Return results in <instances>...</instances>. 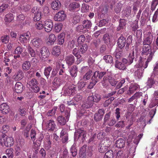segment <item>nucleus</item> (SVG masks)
<instances>
[{
    "label": "nucleus",
    "instance_id": "obj_1",
    "mask_svg": "<svg viewBox=\"0 0 158 158\" xmlns=\"http://www.w3.org/2000/svg\"><path fill=\"white\" fill-rule=\"evenodd\" d=\"M156 51L154 48L152 51L149 45H144L142 51V56L143 57L147 56V60L145 63H143V58L142 57L140 56L139 61V66L140 67H143L144 69L146 68L148 66V63L152 60Z\"/></svg>",
    "mask_w": 158,
    "mask_h": 158
},
{
    "label": "nucleus",
    "instance_id": "obj_2",
    "mask_svg": "<svg viewBox=\"0 0 158 158\" xmlns=\"http://www.w3.org/2000/svg\"><path fill=\"white\" fill-rule=\"evenodd\" d=\"M93 77L98 82L103 78L101 81V83L103 86H104L106 83L107 82L109 77V75L107 74V73L105 71H95Z\"/></svg>",
    "mask_w": 158,
    "mask_h": 158
},
{
    "label": "nucleus",
    "instance_id": "obj_3",
    "mask_svg": "<svg viewBox=\"0 0 158 158\" xmlns=\"http://www.w3.org/2000/svg\"><path fill=\"white\" fill-rule=\"evenodd\" d=\"M0 141L2 145L4 144L7 147H11L13 145L14 143L13 138L8 137L5 134H3L2 136Z\"/></svg>",
    "mask_w": 158,
    "mask_h": 158
},
{
    "label": "nucleus",
    "instance_id": "obj_4",
    "mask_svg": "<svg viewBox=\"0 0 158 158\" xmlns=\"http://www.w3.org/2000/svg\"><path fill=\"white\" fill-rule=\"evenodd\" d=\"M38 83L37 80L35 78H33L29 82V84L32 89V90L35 93L38 92L40 88L38 86Z\"/></svg>",
    "mask_w": 158,
    "mask_h": 158
},
{
    "label": "nucleus",
    "instance_id": "obj_5",
    "mask_svg": "<svg viewBox=\"0 0 158 158\" xmlns=\"http://www.w3.org/2000/svg\"><path fill=\"white\" fill-rule=\"evenodd\" d=\"M64 115L66 119L62 116H60L57 118V121L61 125H63L65 124L66 121L69 120V118L70 115V113L68 110H66L65 112Z\"/></svg>",
    "mask_w": 158,
    "mask_h": 158
},
{
    "label": "nucleus",
    "instance_id": "obj_6",
    "mask_svg": "<svg viewBox=\"0 0 158 158\" xmlns=\"http://www.w3.org/2000/svg\"><path fill=\"white\" fill-rule=\"evenodd\" d=\"M66 18V15L64 10H60L55 15L54 19L56 21L61 22L64 21Z\"/></svg>",
    "mask_w": 158,
    "mask_h": 158
},
{
    "label": "nucleus",
    "instance_id": "obj_7",
    "mask_svg": "<svg viewBox=\"0 0 158 158\" xmlns=\"http://www.w3.org/2000/svg\"><path fill=\"white\" fill-rule=\"evenodd\" d=\"M31 34L29 31L21 34L19 37V41L22 44L27 43L30 39Z\"/></svg>",
    "mask_w": 158,
    "mask_h": 158
},
{
    "label": "nucleus",
    "instance_id": "obj_8",
    "mask_svg": "<svg viewBox=\"0 0 158 158\" xmlns=\"http://www.w3.org/2000/svg\"><path fill=\"white\" fill-rule=\"evenodd\" d=\"M53 27V23L51 20L47 19L45 21L44 27L46 32H50L52 30Z\"/></svg>",
    "mask_w": 158,
    "mask_h": 158
},
{
    "label": "nucleus",
    "instance_id": "obj_9",
    "mask_svg": "<svg viewBox=\"0 0 158 158\" xmlns=\"http://www.w3.org/2000/svg\"><path fill=\"white\" fill-rule=\"evenodd\" d=\"M153 40L152 36L150 32H148L144 39L143 44V45H149L151 44Z\"/></svg>",
    "mask_w": 158,
    "mask_h": 158
},
{
    "label": "nucleus",
    "instance_id": "obj_10",
    "mask_svg": "<svg viewBox=\"0 0 158 158\" xmlns=\"http://www.w3.org/2000/svg\"><path fill=\"white\" fill-rule=\"evenodd\" d=\"M31 43L33 47L38 48L43 44V41L41 38L36 37L31 40Z\"/></svg>",
    "mask_w": 158,
    "mask_h": 158
},
{
    "label": "nucleus",
    "instance_id": "obj_11",
    "mask_svg": "<svg viewBox=\"0 0 158 158\" xmlns=\"http://www.w3.org/2000/svg\"><path fill=\"white\" fill-rule=\"evenodd\" d=\"M101 99L100 95L98 94H95L94 95L92 94V95H90L88 97L87 101L89 102L90 103L92 102V104L93 105L94 102H98Z\"/></svg>",
    "mask_w": 158,
    "mask_h": 158
},
{
    "label": "nucleus",
    "instance_id": "obj_12",
    "mask_svg": "<svg viewBox=\"0 0 158 158\" xmlns=\"http://www.w3.org/2000/svg\"><path fill=\"white\" fill-rule=\"evenodd\" d=\"M46 127L48 131H53L56 127L55 122L52 120H50L47 122Z\"/></svg>",
    "mask_w": 158,
    "mask_h": 158
},
{
    "label": "nucleus",
    "instance_id": "obj_13",
    "mask_svg": "<svg viewBox=\"0 0 158 158\" xmlns=\"http://www.w3.org/2000/svg\"><path fill=\"white\" fill-rule=\"evenodd\" d=\"M104 113L105 112L104 110L99 109L98 112L95 114L94 117V120L98 122L102 120Z\"/></svg>",
    "mask_w": 158,
    "mask_h": 158
},
{
    "label": "nucleus",
    "instance_id": "obj_14",
    "mask_svg": "<svg viewBox=\"0 0 158 158\" xmlns=\"http://www.w3.org/2000/svg\"><path fill=\"white\" fill-rule=\"evenodd\" d=\"M65 60L67 64L69 66H70L74 63L75 58L73 55L70 54L65 56Z\"/></svg>",
    "mask_w": 158,
    "mask_h": 158
},
{
    "label": "nucleus",
    "instance_id": "obj_15",
    "mask_svg": "<svg viewBox=\"0 0 158 158\" xmlns=\"http://www.w3.org/2000/svg\"><path fill=\"white\" fill-rule=\"evenodd\" d=\"M119 25L117 28V31L124 30L126 27L127 21L124 19H120L119 21Z\"/></svg>",
    "mask_w": 158,
    "mask_h": 158
},
{
    "label": "nucleus",
    "instance_id": "obj_16",
    "mask_svg": "<svg viewBox=\"0 0 158 158\" xmlns=\"http://www.w3.org/2000/svg\"><path fill=\"white\" fill-rule=\"evenodd\" d=\"M126 42V39L122 35L120 36L118 39L117 41L118 46L121 49H122L124 47Z\"/></svg>",
    "mask_w": 158,
    "mask_h": 158
},
{
    "label": "nucleus",
    "instance_id": "obj_17",
    "mask_svg": "<svg viewBox=\"0 0 158 158\" xmlns=\"http://www.w3.org/2000/svg\"><path fill=\"white\" fill-rule=\"evenodd\" d=\"M70 16L73 18L72 21L74 24H76L80 21V17L77 15V13L73 12L71 14Z\"/></svg>",
    "mask_w": 158,
    "mask_h": 158
},
{
    "label": "nucleus",
    "instance_id": "obj_18",
    "mask_svg": "<svg viewBox=\"0 0 158 158\" xmlns=\"http://www.w3.org/2000/svg\"><path fill=\"white\" fill-rule=\"evenodd\" d=\"M40 53L43 58L48 57L50 55V52L48 48L46 47H43L41 48Z\"/></svg>",
    "mask_w": 158,
    "mask_h": 158
},
{
    "label": "nucleus",
    "instance_id": "obj_19",
    "mask_svg": "<svg viewBox=\"0 0 158 158\" xmlns=\"http://www.w3.org/2000/svg\"><path fill=\"white\" fill-rule=\"evenodd\" d=\"M9 106L6 103H3L0 105V110L2 111L3 114H6L8 113Z\"/></svg>",
    "mask_w": 158,
    "mask_h": 158
},
{
    "label": "nucleus",
    "instance_id": "obj_20",
    "mask_svg": "<svg viewBox=\"0 0 158 158\" xmlns=\"http://www.w3.org/2000/svg\"><path fill=\"white\" fill-rule=\"evenodd\" d=\"M115 145L118 148H123L125 147V141L122 138L119 139L116 141Z\"/></svg>",
    "mask_w": 158,
    "mask_h": 158
},
{
    "label": "nucleus",
    "instance_id": "obj_21",
    "mask_svg": "<svg viewBox=\"0 0 158 158\" xmlns=\"http://www.w3.org/2000/svg\"><path fill=\"white\" fill-rule=\"evenodd\" d=\"M51 5L53 10H58L60 8L61 4L59 1L55 0L52 2Z\"/></svg>",
    "mask_w": 158,
    "mask_h": 158
},
{
    "label": "nucleus",
    "instance_id": "obj_22",
    "mask_svg": "<svg viewBox=\"0 0 158 158\" xmlns=\"http://www.w3.org/2000/svg\"><path fill=\"white\" fill-rule=\"evenodd\" d=\"M112 37L108 33H106L104 35L103 37V40L106 44H110L112 42Z\"/></svg>",
    "mask_w": 158,
    "mask_h": 158
},
{
    "label": "nucleus",
    "instance_id": "obj_23",
    "mask_svg": "<svg viewBox=\"0 0 158 158\" xmlns=\"http://www.w3.org/2000/svg\"><path fill=\"white\" fill-rule=\"evenodd\" d=\"M76 91V85L72 84L69 85L66 89V92L67 94L73 95Z\"/></svg>",
    "mask_w": 158,
    "mask_h": 158
},
{
    "label": "nucleus",
    "instance_id": "obj_24",
    "mask_svg": "<svg viewBox=\"0 0 158 158\" xmlns=\"http://www.w3.org/2000/svg\"><path fill=\"white\" fill-rule=\"evenodd\" d=\"M23 85L20 82H17L15 87V91L17 93H21L23 90Z\"/></svg>",
    "mask_w": 158,
    "mask_h": 158
},
{
    "label": "nucleus",
    "instance_id": "obj_25",
    "mask_svg": "<svg viewBox=\"0 0 158 158\" xmlns=\"http://www.w3.org/2000/svg\"><path fill=\"white\" fill-rule=\"evenodd\" d=\"M135 52L134 49L131 50L127 58V60L128 61V65L131 64L135 58Z\"/></svg>",
    "mask_w": 158,
    "mask_h": 158
},
{
    "label": "nucleus",
    "instance_id": "obj_26",
    "mask_svg": "<svg viewBox=\"0 0 158 158\" xmlns=\"http://www.w3.org/2000/svg\"><path fill=\"white\" fill-rule=\"evenodd\" d=\"M33 13H34V16L33 20L35 21H39L40 20L42 16L41 12L40 10H34Z\"/></svg>",
    "mask_w": 158,
    "mask_h": 158
},
{
    "label": "nucleus",
    "instance_id": "obj_27",
    "mask_svg": "<svg viewBox=\"0 0 158 158\" xmlns=\"http://www.w3.org/2000/svg\"><path fill=\"white\" fill-rule=\"evenodd\" d=\"M108 147L109 146L106 145L105 144V143H102V142L100 143L99 146V151L101 153L104 152L107 150Z\"/></svg>",
    "mask_w": 158,
    "mask_h": 158
},
{
    "label": "nucleus",
    "instance_id": "obj_28",
    "mask_svg": "<svg viewBox=\"0 0 158 158\" xmlns=\"http://www.w3.org/2000/svg\"><path fill=\"white\" fill-rule=\"evenodd\" d=\"M52 54L53 55L58 56L60 54V48L59 46H56L53 48Z\"/></svg>",
    "mask_w": 158,
    "mask_h": 158
},
{
    "label": "nucleus",
    "instance_id": "obj_29",
    "mask_svg": "<svg viewBox=\"0 0 158 158\" xmlns=\"http://www.w3.org/2000/svg\"><path fill=\"white\" fill-rule=\"evenodd\" d=\"M31 64L29 61H24L22 65V69L23 71H26L30 68Z\"/></svg>",
    "mask_w": 158,
    "mask_h": 158
},
{
    "label": "nucleus",
    "instance_id": "obj_30",
    "mask_svg": "<svg viewBox=\"0 0 158 158\" xmlns=\"http://www.w3.org/2000/svg\"><path fill=\"white\" fill-rule=\"evenodd\" d=\"M78 67L76 65L72 66L69 71L71 75L73 77H75L77 75Z\"/></svg>",
    "mask_w": 158,
    "mask_h": 158
},
{
    "label": "nucleus",
    "instance_id": "obj_31",
    "mask_svg": "<svg viewBox=\"0 0 158 158\" xmlns=\"http://www.w3.org/2000/svg\"><path fill=\"white\" fill-rule=\"evenodd\" d=\"M14 79L16 81L21 80L23 77L24 74L23 72L21 70H19L17 73H15Z\"/></svg>",
    "mask_w": 158,
    "mask_h": 158
},
{
    "label": "nucleus",
    "instance_id": "obj_32",
    "mask_svg": "<svg viewBox=\"0 0 158 158\" xmlns=\"http://www.w3.org/2000/svg\"><path fill=\"white\" fill-rule=\"evenodd\" d=\"M115 67L120 70H124L126 69L125 65L121 62L116 61Z\"/></svg>",
    "mask_w": 158,
    "mask_h": 158
},
{
    "label": "nucleus",
    "instance_id": "obj_33",
    "mask_svg": "<svg viewBox=\"0 0 158 158\" xmlns=\"http://www.w3.org/2000/svg\"><path fill=\"white\" fill-rule=\"evenodd\" d=\"M137 66L138 67L140 68L135 71L134 73L135 75L138 78H139L142 76L144 70V69H142V67H139V64L137 65Z\"/></svg>",
    "mask_w": 158,
    "mask_h": 158
},
{
    "label": "nucleus",
    "instance_id": "obj_34",
    "mask_svg": "<svg viewBox=\"0 0 158 158\" xmlns=\"http://www.w3.org/2000/svg\"><path fill=\"white\" fill-rule=\"evenodd\" d=\"M64 81V80H63L60 78L56 77L54 79L53 84L55 86L58 87L60 86Z\"/></svg>",
    "mask_w": 158,
    "mask_h": 158
},
{
    "label": "nucleus",
    "instance_id": "obj_35",
    "mask_svg": "<svg viewBox=\"0 0 158 158\" xmlns=\"http://www.w3.org/2000/svg\"><path fill=\"white\" fill-rule=\"evenodd\" d=\"M86 145H84L80 149L79 152V156L82 158H84L86 156Z\"/></svg>",
    "mask_w": 158,
    "mask_h": 158
},
{
    "label": "nucleus",
    "instance_id": "obj_36",
    "mask_svg": "<svg viewBox=\"0 0 158 158\" xmlns=\"http://www.w3.org/2000/svg\"><path fill=\"white\" fill-rule=\"evenodd\" d=\"M85 29L88 30L90 28L92 25L91 22L88 20H84L82 22Z\"/></svg>",
    "mask_w": 158,
    "mask_h": 158
},
{
    "label": "nucleus",
    "instance_id": "obj_37",
    "mask_svg": "<svg viewBox=\"0 0 158 158\" xmlns=\"http://www.w3.org/2000/svg\"><path fill=\"white\" fill-rule=\"evenodd\" d=\"M103 60L107 64H111L113 61L112 57L110 55H106L103 57Z\"/></svg>",
    "mask_w": 158,
    "mask_h": 158
},
{
    "label": "nucleus",
    "instance_id": "obj_38",
    "mask_svg": "<svg viewBox=\"0 0 158 158\" xmlns=\"http://www.w3.org/2000/svg\"><path fill=\"white\" fill-rule=\"evenodd\" d=\"M76 134L78 135V138H84L86 136V132L85 131L81 129H78L76 132Z\"/></svg>",
    "mask_w": 158,
    "mask_h": 158
},
{
    "label": "nucleus",
    "instance_id": "obj_39",
    "mask_svg": "<svg viewBox=\"0 0 158 158\" xmlns=\"http://www.w3.org/2000/svg\"><path fill=\"white\" fill-rule=\"evenodd\" d=\"M76 31L77 32L83 33L87 32L88 31V30L85 29L83 24L78 26L76 27Z\"/></svg>",
    "mask_w": 158,
    "mask_h": 158
},
{
    "label": "nucleus",
    "instance_id": "obj_40",
    "mask_svg": "<svg viewBox=\"0 0 158 158\" xmlns=\"http://www.w3.org/2000/svg\"><path fill=\"white\" fill-rule=\"evenodd\" d=\"M92 71L89 69L88 72L85 74L82 77V79L84 81H85L90 79L91 76Z\"/></svg>",
    "mask_w": 158,
    "mask_h": 158
},
{
    "label": "nucleus",
    "instance_id": "obj_41",
    "mask_svg": "<svg viewBox=\"0 0 158 158\" xmlns=\"http://www.w3.org/2000/svg\"><path fill=\"white\" fill-rule=\"evenodd\" d=\"M88 47L86 44H83L78 48L80 54L85 53L88 49Z\"/></svg>",
    "mask_w": 158,
    "mask_h": 158
},
{
    "label": "nucleus",
    "instance_id": "obj_42",
    "mask_svg": "<svg viewBox=\"0 0 158 158\" xmlns=\"http://www.w3.org/2000/svg\"><path fill=\"white\" fill-rule=\"evenodd\" d=\"M14 150L12 148L7 149L6 151V154L8 158H13L14 157Z\"/></svg>",
    "mask_w": 158,
    "mask_h": 158
},
{
    "label": "nucleus",
    "instance_id": "obj_43",
    "mask_svg": "<svg viewBox=\"0 0 158 158\" xmlns=\"http://www.w3.org/2000/svg\"><path fill=\"white\" fill-rule=\"evenodd\" d=\"M132 41V37L131 35H129L127 39V42L125 47V50L126 51H128L129 49L130 43Z\"/></svg>",
    "mask_w": 158,
    "mask_h": 158
},
{
    "label": "nucleus",
    "instance_id": "obj_44",
    "mask_svg": "<svg viewBox=\"0 0 158 158\" xmlns=\"http://www.w3.org/2000/svg\"><path fill=\"white\" fill-rule=\"evenodd\" d=\"M92 81L89 82V85H88L87 88L89 89H92L94 86L98 82V81L93 76L91 78Z\"/></svg>",
    "mask_w": 158,
    "mask_h": 158
},
{
    "label": "nucleus",
    "instance_id": "obj_45",
    "mask_svg": "<svg viewBox=\"0 0 158 158\" xmlns=\"http://www.w3.org/2000/svg\"><path fill=\"white\" fill-rule=\"evenodd\" d=\"M64 35L63 33L60 34L58 36V44L61 45L64 42Z\"/></svg>",
    "mask_w": 158,
    "mask_h": 158
},
{
    "label": "nucleus",
    "instance_id": "obj_46",
    "mask_svg": "<svg viewBox=\"0 0 158 158\" xmlns=\"http://www.w3.org/2000/svg\"><path fill=\"white\" fill-rule=\"evenodd\" d=\"M63 25L61 23L56 24L54 26L55 31L57 33L59 32L61 30Z\"/></svg>",
    "mask_w": 158,
    "mask_h": 158
},
{
    "label": "nucleus",
    "instance_id": "obj_47",
    "mask_svg": "<svg viewBox=\"0 0 158 158\" xmlns=\"http://www.w3.org/2000/svg\"><path fill=\"white\" fill-rule=\"evenodd\" d=\"M13 14L9 13L5 15L4 20L5 22H10L13 19Z\"/></svg>",
    "mask_w": 158,
    "mask_h": 158
},
{
    "label": "nucleus",
    "instance_id": "obj_48",
    "mask_svg": "<svg viewBox=\"0 0 158 158\" xmlns=\"http://www.w3.org/2000/svg\"><path fill=\"white\" fill-rule=\"evenodd\" d=\"M72 53L77 58H80L81 55L80 54L78 48H74L72 51Z\"/></svg>",
    "mask_w": 158,
    "mask_h": 158
},
{
    "label": "nucleus",
    "instance_id": "obj_49",
    "mask_svg": "<svg viewBox=\"0 0 158 158\" xmlns=\"http://www.w3.org/2000/svg\"><path fill=\"white\" fill-rule=\"evenodd\" d=\"M113 152L112 150H110L106 152L104 157V158H113Z\"/></svg>",
    "mask_w": 158,
    "mask_h": 158
},
{
    "label": "nucleus",
    "instance_id": "obj_50",
    "mask_svg": "<svg viewBox=\"0 0 158 158\" xmlns=\"http://www.w3.org/2000/svg\"><path fill=\"white\" fill-rule=\"evenodd\" d=\"M52 67L51 66H49L46 67L44 70V74L46 76L47 78H48L50 75V71L52 70Z\"/></svg>",
    "mask_w": 158,
    "mask_h": 158
},
{
    "label": "nucleus",
    "instance_id": "obj_51",
    "mask_svg": "<svg viewBox=\"0 0 158 158\" xmlns=\"http://www.w3.org/2000/svg\"><path fill=\"white\" fill-rule=\"evenodd\" d=\"M86 84V82L84 81H79L77 83V87L78 90H81Z\"/></svg>",
    "mask_w": 158,
    "mask_h": 158
},
{
    "label": "nucleus",
    "instance_id": "obj_52",
    "mask_svg": "<svg viewBox=\"0 0 158 158\" xmlns=\"http://www.w3.org/2000/svg\"><path fill=\"white\" fill-rule=\"evenodd\" d=\"M57 109V107L56 106L54 107L51 110L48 111L47 114L48 116H52L54 115Z\"/></svg>",
    "mask_w": 158,
    "mask_h": 158
},
{
    "label": "nucleus",
    "instance_id": "obj_53",
    "mask_svg": "<svg viewBox=\"0 0 158 158\" xmlns=\"http://www.w3.org/2000/svg\"><path fill=\"white\" fill-rule=\"evenodd\" d=\"M35 27L37 29L41 30L44 27V25L42 21H39L35 23Z\"/></svg>",
    "mask_w": 158,
    "mask_h": 158
},
{
    "label": "nucleus",
    "instance_id": "obj_54",
    "mask_svg": "<svg viewBox=\"0 0 158 158\" xmlns=\"http://www.w3.org/2000/svg\"><path fill=\"white\" fill-rule=\"evenodd\" d=\"M157 75H158V62H156L154 68L152 76L154 77Z\"/></svg>",
    "mask_w": 158,
    "mask_h": 158
},
{
    "label": "nucleus",
    "instance_id": "obj_55",
    "mask_svg": "<svg viewBox=\"0 0 158 158\" xmlns=\"http://www.w3.org/2000/svg\"><path fill=\"white\" fill-rule=\"evenodd\" d=\"M28 53L31 57H35L36 54L35 51L31 47H29L27 50Z\"/></svg>",
    "mask_w": 158,
    "mask_h": 158
},
{
    "label": "nucleus",
    "instance_id": "obj_56",
    "mask_svg": "<svg viewBox=\"0 0 158 158\" xmlns=\"http://www.w3.org/2000/svg\"><path fill=\"white\" fill-rule=\"evenodd\" d=\"M109 77H109V79L108 80L109 83L112 86H115L118 83V81L114 78L112 79L111 76H109Z\"/></svg>",
    "mask_w": 158,
    "mask_h": 158
},
{
    "label": "nucleus",
    "instance_id": "obj_57",
    "mask_svg": "<svg viewBox=\"0 0 158 158\" xmlns=\"http://www.w3.org/2000/svg\"><path fill=\"white\" fill-rule=\"evenodd\" d=\"M115 3V2L114 1H112L110 6H109L107 5H106L103 6V10H108L110 9H112L114 7V5Z\"/></svg>",
    "mask_w": 158,
    "mask_h": 158
},
{
    "label": "nucleus",
    "instance_id": "obj_58",
    "mask_svg": "<svg viewBox=\"0 0 158 158\" xmlns=\"http://www.w3.org/2000/svg\"><path fill=\"white\" fill-rule=\"evenodd\" d=\"M9 35H4L1 37L0 39L2 43L4 44H6L9 42Z\"/></svg>",
    "mask_w": 158,
    "mask_h": 158
},
{
    "label": "nucleus",
    "instance_id": "obj_59",
    "mask_svg": "<svg viewBox=\"0 0 158 158\" xmlns=\"http://www.w3.org/2000/svg\"><path fill=\"white\" fill-rule=\"evenodd\" d=\"M70 153L73 157H75L77 154V150L75 146L73 145L71 148Z\"/></svg>",
    "mask_w": 158,
    "mask_h": 158
},
{
    "label": "nucleus",
    "instance_id": "obj_60",
    "mask_svg": "<svg viewBox=\"0 0 158 158\" xmlns=\"http://www.w3.org/2000/svg\"><path fill=\"white\" fill-rule=\"evenodd\" d=\"M114 97H110L108 99L106 100L103 104L105 107L107 106L110 104L114 100Z\"/></svg>",
    "mask_w": 158,
    "mask_h": 158
},
{
    "label": "nucleus",
    "instance_id": "obj_61",
    "mask_svg": "<svg viewBox=\"0 0 158 158\" xmlns=\"http://www.w3.org/2000/svg\"><path fill=\"white\" fill-rule=\"evenodd\" d=\"M93 105L92 104V102L90 103L89 102L87 101L86 102H84L82 105V108L85 109L91 107Z\"/></svg>",
    "mask_w": 158,
    "mask_h": 158
},
{
    "label": "nucleus",
    "instance_id": "obj_62",
    "mask_svg": "<svg viewBox=\"0 0 158 158\" xmlns=\"http://www.w3.org/2000/svg\"><path fill=\"white\" fill-rule=\"evenodd\" d=\"M80 6V5L77 3L74 2L71 3L69 7L71 9H75Z\"/></svg>",
    "mask_w": 158,
    "mask_h": 158
},
{
    "label": "nucleus",
    "instance_id": "obj_63",
    "mask_svg": "<svg viewBox=\"0 0 158 158\" xmlns=\"http://www.w3.org/2000/svg\"><path fill=\"white\" fill-rule=\"evenodd\" d=\"M23 51L22 48L19 46L17 47L14 51L15 54H19L20 55Z\"/></svg>",
    "mask_w": 158,
    "mask_h": 158
},
{
    "label": "nucleus",
    "instance_id": "obj_64",
    "mask_svg": "<svg viewBox=\"0 0 158 158\" xmlns=\"http://www.w3.org/2000/svg\"><path fill=\"white\" fill-rule=\"evenodd\" d=\"M85 36L84 35H81L78 38L77 42L79 44H82L85 41Z\"/></svg>",
    "mask_w": 158,
    "mask_h": 158
}]
</instances>
